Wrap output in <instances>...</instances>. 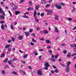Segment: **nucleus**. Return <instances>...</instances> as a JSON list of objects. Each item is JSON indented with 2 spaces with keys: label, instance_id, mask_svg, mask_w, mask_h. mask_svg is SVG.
Here are the masks:
<instances>
[{
  "label": "nucleus",
  "instance_id": "nucleus-30",
  "mask_svg": "<svg viewBox=\"0 0 76 76\" xmlns=\"http://www.w3.org/2000/svg\"><path fill=\"white\" fill-rule=\"evenodd\" d=\"M55 31L56 32H58V28H57L56 27L55 28Z\"/></svg>",
  "mask_w": 76,
  "mask_h": 76
},
{
  "label": "nucleus",
  "instance_id": "nucleus-9",
  "mask_svg": "<svg viewBox=\"0 0 76 76\" xmlns=\"http://www.w3.org/2000/svg\"><path fill=\"white\" fill-rule=\"evenodd\" d=\"M56 7L58 9H61V6H58L57 4L56 5Z\"/></svg>",
  "mask_w": 76,
  "mask_h": 76
},
{
  "label": "nucleus",
  "instance_id": "nucleus-57",
  "mask_svg": "<svg viewBox=\"0 0 76 76\" xmlns=\"http://www.w3.org/2000/svg\"><path fill=\"white\" fill-rule=\"evenodd\" d=\"M22 73H23V75H26V72H23V71H22Z\"/></svg>",
  "mask_w": 76,
  "mask_h": 76
},
{
  "label": "nucleus",
  "instance_id": "nucleus-42",
  "mask_svg": "<svg viewBox=\"0 0 76 76\" xmlns=\"http://www.w3.org/2000/svg\"><path fill=\"white\" fill-rule=\"evenodd\" d=\"M32 31H33V29H30L29 30V32L30 33H31V32H32Z\"/></svg>",
  "mask_w": 76,
  "mask_h": 76
},
{
  "label": "nucleus",
  "instance_id": "nucleus-18",
  "mask_svg": "<svg viewBox=\"0 0 76 76\" xmlns=\"http://www.w3.org/2000/svg\"><path fill=\"white\" fill-rule=\"evenodd\" d=\"M33 9H34V8L31 7H29L27 8V10L28 11L33 10Z\"/></svg>",
  "mask_w": 76,
  "mask_h": 76
},
{
  "label": "nucleus",
  "instance_id": "nucleus-33",
  "mask_svg": "<svg viewBox=\"0 0 76 76\" xmlns=\"http://www.w3.org/2000/svg\"><path fill=\"white\" fill-rule=\"evenodd\" d=\"M23 18H28V17L26 15H24L22 16Z\"/></svg>",
  "mask_w": 76,
  "mask_h": 76
},
{
  "label": "nucleus",
  "instance_id": "nucleus-52",
  "mask_svg": "<svg viewBox=\"0 0 76 76\" xmlns=\"http://www.w3.org/2000/svg\"><path fill=\"white\" fill-rule=\"evenodd\" d=\"M48 52L49 53H50L51 54L53 52L51 50H49L48 51Z\"/></svg>",
  "mask_w": 76,
  "mask_h": 76
},
{
  "label": "nucleus",
  "instance_id": "nucleus-11",
  "mask_svg": "<svg viewBox=\"0 0 76 76\" xmlns=\"http://www.w3.org/2000/svg\"><path fill=\"white\" fill-rule=\"evenodd\" d=\"M24 34H25V35H26V37H28V36H29V32H25Z\"/></svg>",
  "mask_w": 76,
  "mask_h": 76
},
{
  "label": "nucleus",
  "instance_id": "nucleus-45",
  "mask_svg": "<svg viewBox=\"0 0 76 76\" xmlns=\"http://www.w3.org/2000/svg\"><path fill=\"white\" fill-rule=\"evenodd\" d=\"M8 51L10 52L11 51V48H9L8 49Z\"/></svg>",
  "mask_w": 76,
  "mask_h": 76
},
{
  "label": "nucleus",
  "instance_id": "nucleus-12",
  "mask_svg": "<svg viewBox=\"0 0 76 76\" xmlns=\"http://www.w3.org/2000/svg\"><path fill=\"white\" fill-rule=\"evenodd\" d=\"M11 46H10V45L8 44V45H7L5 46V48H10V47Z\"/></svg>",
  "mask_w": 76,
  "mask_h": 76
},
{
  "label": "nucleus",
  "instance_id": "nucleus-34",
  "mask_svg": "<svg viewBox=\"0 0 76 76\" xmlns=\"http://www.w3.org/2000/svg\"><path fill=\"white\" fill-rule=\"evenodd\" d=\"M58 57V54L56 55L55 56V58H57Z\"/></svg>",
  "mask_w": 76,
  "mask_h": 76
},
{
  "label": "nucleus",
  "instance_id": "nucleus-55",
  "mask_svg": "<svg viewBox=\"0 0 76 76\" xmlns=\"http://www.w3.org/2000/svg\"><path fill=\"white\" fill-rule=\"evenodd\" d=\"M24 1H25V0H21L20 1V3H22Z\"/></svg>",
  "mask_w": 76,
  "mask_h": 76
},
{
  "label": "nucleus",
  "instance_id": "nucleus-19",
  "mask_svg": "<svg viewBox=\"0 0 76 76\" xmlns=\"http://www.w3.org/2000/svg\"><path fill=\"white\" fill-rule=\"evenodd\" d=\"M37 15V10H35L34 12V17L36 16Z\"/></svg>",
  "mask_w": 76,
  "mask_h": 76
},
{
  "label": "nucleus",
  "instance_id": "nucleus-37",
  "mask_svg": "<svg viewBox=\"0 0 76 76\" xmlns=\"http://www.w3.org/2000/svg\"><path fill=\"white\" fill-rule=\"evenodd\" d=\"M28 67L30 69V70H31L32 69V67L31 66H28Z\"/></svg>",
  "mask_w": 76,
  "mask_h": 76
},
{
  "label": "nucleus",
  "instance_id": "nucleus-61",
  "mask_svg": "<svg viewBox=\"0 0 76 76\" xmlns=\"http://www.w3.org/2000/svg\"><path fill=\"white\" fill-rule=\"evenodd\" d=\"M61 66H66V65H64L63 64H61Z\"/></svg>",
  "mask_w": 76,
  "mask_h": 76
},
{
  "label": "nucleus",
  "instance_id": "nucleus-59",
  "mask_svg": "<svg viewBox=\"0 0 76 76\" xmlns=\"http://www.w3.org/2000/svg\"><path fill=\"white\" fill-rule=\"evenodd\" d=\"M76 56V53H73V55H72V56Z\"/></svg>",
  "mask_w": 76,
  "mask_h": 76
},
{
  "label": "nucleus",
  "instance_id": "nucleus-23",
  "mask_svg": "<svg viewBox=\"0 0 76 76\" xmlns=\"http://www.w3.org/2000/svg\"><path fill=\"white\" fill-rule=\"evenodd\" d=\"M45 42L47 44H48L49 43H50V41L48 39H47L46 40Z\"/></svg>",
  "mask_w": 76,
  "mask_h": 76
},
{
  "label": "nucleus",
  "instance_id": "nucleus-26",
  "mask_svg": "<svg viewBox=\"0 0 76 76\" xmlns=\"http://www.w3.org/2000/svg\"><path fill=\"white\" fill-rule=\"evenodd\" d=\"M63 53H64V54H65L67 53V50H64L63 51Z\"/></svg>",
  "mask_w": 76,
  "mask_h": 76
},
{
  "label": "nucleus",
  "instance_id": "nucleus-27",
  "mask_svg": "<svg viewBox=\"0 0 76 76\" xmlns=\"http://www.w3.org/2000/svg\"><path fill=\"white\" fill-rule=\"evenodd\" d=\"M54 72L56 73H58V70H57V69H56L55 70H54Z\"/></svg>",
  "mask_w": 76,
  "mask_h": 76
},
{
  "label": "nucleus",
  "instance_id": "nucleus-46",
  "mask_svg": "<svg viewBox=\"0 0 76 76\" xmlns=\"http://www.w3.org/2000/svg\"><path fill=\"white\" fill-rule=\"evenodd\" d=\"M48 68L47 66L45 67L44 69V70H48Z\"/></svg>",
  "mask_w": 76,
  "mask_h": 76
},
{
  "label": "nucleus",
  "instance_id": "nucleus-10",
  "mask_svg": "<svg viewBox=\"0 0 76 76\" xmlns=\"http://www.w3.org/2000/svg\"><path fill=\"white\" fill-rule=\"evenodd\" d=\"M70 47H72V48H73V47H75V48H76V44H72L70 45Z\"/></svg>",
  "mask_w": 76,
  "mask_h": 76
},
{
  "label": "nucleus",
  "instance_id": "nucleus-31",
  "mask_svg": "<svg viewBox=\"0 0 76 76\" xmlns=\"http://www.w3.org/2000/svg\"><path fill=\"white\" fill-rule=\"evenodd\" d=\"M7 63H8L9 64H12V61H8Z\"/></svg>",
  "mask_w": 76,
  "mask_h": 76
},
{
  "label": "nucleus",
  "instance_id": "nucleus-62",
  "mask_svg": "<svg viewBox=\"0 0 76 76\" xmlns=\"http://www.w3.org/2000/svg\"><path fill=\"white\" fill-rule=\"evenodd\" d=\"M53 67L54 69H57V67L54 65L53 66Z\"/></svg>",
  "mask_w": 76,
  "mask_h": 76
},
{
  "label": "nucleus",
  "instance_id": "nucleus-2",
  "mask_svg": "<svg viewBox=\"0 0 76 76\" xmlns=\"http://www.w3.org/2000/svg\"><path fill=\"white\" fill-rule=\"evenodd\" d=\"M53 10H48L47 12V14L48 15H51V13H53Z\"/></svg>",
  "mask_w": 76,
  "mask_h": 76
},
{
  "label": "nucleus",
  "instance_id": "nucleus-60",
  "mask_svg": "<svg viewBox=\"0 0 76 76\" xmlns=\"http://www.w3.org/2000/svg\"><path fill=\"white\" fill-rule=\"evenodd\" d=\"M62 60V59L61 58H60L58 59V61H61Z\"/></svg>",
  "mask_w": 76,
  "mask_h": 76
},
{
  "label": "nucleus",
  "instance_id": "nucleus-44",
  "mask_svg": "<svg viewBox=\"0 0 76 76\" xmlns=\"http://www.w3.org/2000/svg\"><path fill=\"white\" fill-rule=\"evenodd\" d=\"M61 4L62 6H64V4H65L64 3H61Z\"/></svg>",
  "mask_w": 76,
  "mask_h": 76
},
{
  "label": "nucleus",
  "instance_id": "nucleus-48",
  "mask_svg": "<svg viewBox=\"0 0 76 76\" xmlns=\"http://www.w3.org/2000/svg\"><path fill=\"white\" fill-rule=\"evenodd\" d=\"M41 57H42V56H39V60H40L41 58Z\"/></svg>",
  "mask_w": 76,
  "mask_h": 76
},
{
  "label": "nucleus",
  "instance_id": "nucleus-5",
  "mask_svg": "<svg viewBox=\"0 0 76 76\" xmlns=\"http://www.w3.org/2000/svg\"><path fill=\"white\" fill-rule=\"evenodd\" d=\"M43 32L45 35H46V34H47L49 33L48 31L47 30H44L43 31Z\"/></svg>",
  "mask_w": 76,
  "mask_h": 76
},
{
  "label": "nucleus",
  "instance_id": "nucleus-32",
  "mask_svg": "<svg viewBox=\"0 0 76 76\" xmlns=\"http://www.w3.org/2000/svg\"><path fill=\"white\" fill-rule=\"evenodd\" d=\"M66 44H65L64 43H63L61 45V46H66Z\"/></svg>",
  "mask_w": 76,
  "mask_h": 76
},
{
  "label": "nucleus",
  "instance_id": "nucleus-51",
  "mask_svg": "<svg viewBox=\"0 0 76 76\" xmlns=\"http://www.w3.org/2000/svg\"><path fill=\"white\" fill-rule=\"evenodd\" d=\"M67 20H72V18H68Z\"/></svg>",
  "mask_w": 76,
  "mask_h": 76
},
{
  "label": "nucleus",
  "instance_id": "nucleus-29",
  "mask_svg": "<svg viewBox=\"0 0 76 76\" xmlns=\"http://www.w3.org/2000/svg\"><path fill=\"white\" fill-rule=\"evenodd\" d=\"M32 42H35V43L37 42L36 40H35L34 39H32Z\"/></svg>",
  "mask_w": 76,
  "mask_h": 76
},
{
  "label": "nucleus",
  "instance_id": "nucleus-24",
  "mask_svg": "<svg viewBox=\"0 0 76 76\" xmlns=\"http://www.w3.org/2000/svg\"><path fill=\"white\" fill-rule=\"evenodd\" d=\"M8 59L7 58H6L5 60L4 61V63H7V61H8Z\"/></svg>",
  "mask_w": 76,
  "mask_h": 76
},
{
  "label": "nucleus",
  "instance_id": "nucleus-13",
  "mask_svg": "<svg viewBox=\"0 0 76 76\" xmlns=\"http://www.w3.org/2000/svg\"><path fill=\"white\" fill-rule=\"evenodd\" d=\"M67 66L69 67V66H70V64H71V62L70 61H68L67 63Z\"/></svg>",
  "mask_w": 76,
  "mask_h": 76
},
{
  "label": "nucleus",
  "instance_id": "nucleus-40",
  "mask_svg": "<svg viewBox=\"0 0 76 76\" xmlns=\"http://www.w3.org/2000/svg\"><path fill=\"white\" fill-rule=\"evenodd\" d=\"M12 40L10 39L8 41V43H10V42H12Z\"/></svg>",
  "mask_w": 76,
  "mask_h": 76
},
{
  "label": "nucleus",
  "instance_id": "nucleus-17",
  "mask_svg": "<svg viewBox=\"0 0 76 76\" xmlns=\"http://www.w3.org/2000/svg\"><path fill=\"white\" fill-rule=\"evenodd\" d=\"M5 56V53H4L1 55V57H4Z\"/></svg>",
  "mask_w": 76,
  "mask_h": 76
},
{
  "label": "nucleus",
  "instance_id": "nucleus-16",
  "mask_svg": "<svg viewBox=\"0 0 76 76\" xmlns=\"http://www.w3.org/2000/svg\"><path fill=\"white\" fill-rule=\"evenodd\" d=\"M12 74H14V75H18V73L16 72L15 71H14L12 72Z\"/></svg>",
  "mask_w": 76,
  "mask_h": 76
},
{
  "label": "nucleus",
  "instance_id": "nucleus-20",
  "mask_svg": "<svg viewBox=\"0 0 76 76\" xmlns=\"http://www.w3.org/2000/svg\"><path fill=\"white\" fill-rule=\"evenodd\" d=\"M1 29H3L4 28V24H2L1 26Z\"/></svg>",
  "mask_w": 76,
  "mask_h": 76
},
{
  "label": "nucleus",
  "instance_id": "nucleus-6",
  "mask_svg": "<svg viewBox=\"0 0 76 76\" xmlns=\"http://www.w3.org/2000/svg\"><path fill=\"white\" fill-rule=\"evenodd\" d=\"M44 65L45 67H49L50 66V65H49L48 62L45 63Z\"/></svg>",
  "mask_w": 76,
  "mask_h": 76
},
{
  "label": "nucleus",
  "instance_id": "nucleus-21",
  "mask_svg": "<svg viewBox=\"0 0 76 76\" xmlns=\"http://www.w3.org/2000/svg\"><path fill=\"white\" fill-rule=\"evenodd\" d=\"M70 54H71L70 53H68L67 55V57L68 58L70 57L71 56V55Z\"/></svg>",
  "mask_w": 76,
  "mask_h": 76
},
{
  "label": "nucleus",
  "instance_id": "nucleus-63",
  "mask_svg": "<svg viewBox=\"0 0 76 76\" xmlns=\"http://www.w3.org/2000/svg\"><path fill=\"white\" fill-rule=\"evenodd\" d=\"M73 49L74 50V51H76V48H73Z\"/></svg>",
  "mask_w": 76,
  "mask_h": 76
},
{
  "label": "nucleus",
  "instance_id": "nucleus-50",
  "mask_svg": "<svg viewBox=\"0 0 76 76\" xmlns=\"http://www.w3.org/2000/svg\"><path fill=\"white\" fill-rule=\"evenodd\" d=\"M43 33V31L42 30H40V34H42Z\"/></svg>",
  "mask_w": 76,
  "mask_h": 76
},
{
  "label": "nucleus",
  "instance_id": "nucleus-8",
  "mask_svg": "<svg viewBox=\"0 0 76 76\" xmlns=\"http://www.w3.org/2000/svg\"><path fill=\"white\" fill-rule=\"evenodd\" d=\"M40 7L39 5H37L35 7V9L36 10H38L39 9V8Z\"/></svg>",
  "mask_w": 76,
  "mask_h": 76
},
{
  "label": "nucleus",
  "instance_id": "nucleus-53",
  "mask_svg": "<svg viewBox=\"0 0 76 76\" xmlns=\"http://www.w3.org/2000/svg\"><path fill=\"white\" fill-rule=\"evenodd\" d=\"M13 60H14V61H16V60H17V58H14L13 59Z\"/></svg>",
  "mask_w": 76,
  "mask_h": 76
},
{
  "label": "nucleus",
  "instance_id": "nucleus-56",
  "mask_svg": "<svg viewBox=\"0 0 76 76\" xmlns=\"http://www.w3.org/2000/svg\"><path fill=\"white\" fill-rule=\"evenodd\" d=\"M8 12H9V13H10V15L11 16V17H12V14L11 13V12H10V11H9Z\"/></svg>",
  "mask_w": 76,
  "mask_h": 76
},
{
  "label": "nucleus",
  "instance_id": "nucleus-49",
  "mask_svg": "<svg viewBox=\"0 0 76 76\" xmlns=\"http://www.w3.org/2000/svg\"><path fill=\"white\" fill-rule=\"evenodd\" d=\"M4 23V22L3 21H1L0 22V23L1 24H3V23Z\"/></svg>",
  "mask_w": 76,
  "mask_h": 76
},
{
  "label": "nucleus",
  "instance_id": "nucleus-3",
  "mask_svg": "<svg viewBox=\"0 0 76 76\" xmlns=\"http://www.w3.org/2000/svg\"><path fill=\"white\" fill-rule=\"evenodd\" d=\"M2 19V20H4V19H5L4 16L3 15V14H1L0 15V19Z\"/></svg>",
  "mask_w": 76,
  "mask_h": 76
},
{
  "label": "nucleus",
  "instance_id": "nucleus-7",
  "mask_svg": "<svg viewBox=\"0 0 76 76\" xmlns=\"http://www.w3.org/2000/svg\"><path fill=\"white\" fill-rule=\"evenodd\" d=\"M18 40H22L23 39V36H19L18 37Z\"/></svg>",
  "mask_w": 76,
  "mask_h": 76
},
{
  "label": "nucleus",
  "instance_id": "nucleus-22",
  "mask_svg": "<svg viewBox=\"0 0 76 76\" xmlns=\"http://www.w3.org/2000/svg\"><path fill=\"white\" fill-rule=\"evenodd\" d=\"M27 56H28L27 54H25L23 56V58H27Z\"/></svg>",
  "mask_w": 76,
  "mask_h": 76
},
{
  "label": "nucleus",
  "instance_id": "nucleus-1",
  "mask_svg": "<svg viewBox=\"0 0 76 76\" xmlns=\"http://www.w3.org/2000/svg\"><path fill=\"white\" fill-rule=\"evenodd\" d=\"M42 71L41 69H39L37 70V74L39 76H42Z\"/></svg>",
  "mask_w": 76,
  "mask_h": 76
},
{
  "label": "nucleus",
  "instance_id": "nucleus-64",
  "mask_svg": "<svg viewBox=\"0 0 76 76\" xmlns=\"http://www.w3.org/2000/svg\"><path fill=\"white\" fill-rule=\"evenodd\" d=\"M74 60H75L76 59V56H74L73 57Z\"/></svg>",
  "mask_w": 76,
  "mask_h": 76
},
{
  "label": "nucleus",
  "instance_id": "nucleus-15",
  "mask_svg": "<svg viewBox=\"0 0 76 76\" xmlns=\"http://www.w3.org/2000/svg\"><path fill=\"white\" fill-rule=\"evenodd\" d=\"M49 60H50L53 62H55V61H56V59H53V58H49Z\"/></svg>",
  "mask_w": 76,
  "mask_h": 76
},
{
  "label": "nucleus",
  "instance_id": "nucleus-38",
  "mask_svg": "<svg viewBox=\"0 0 76 76\" xmlns=\"http://www.w3.org/2000/svg\"><path fill=\"white\" fill-rule=\"evenodd\" d=\"M12 40V41L13 42V41H15V38H14V37H12L11 38Z\"/></svg>",
  "mask_w": 76,
  "mask_h": 76
},
{
  "label": "nucleus",
  "instance_id": "nucleus-35",
  "mask_svg": "<svg viewBox=\"0 0 76 76\" xmlns=\"http://www.w3.org/2000/svg\"><path fill=\"white\" fill-rule=\"evenodd\" d=\"M2 73L3 75H4L5 73V71L4 70H2Z\"/></svg>",
  "mask_w": 76,
  "mask_h": 76
},
{
  "label": "nucleus",
  "instance_id": "nucleus-14",
  "mask_svg": "<svg viewBox=\"0 0 76 76\" xmlns=\"http://www.w3.org/2000/svg\"><path fill=\"white\" fill-rule=\"evenodd\" d=\"M15 15H18V14H20V12L19 11H15Z\"/></svg>",
  "mask_w": 76,
  "mask_h": 76
},
{
  "label": "nucleus",
  "instance_id": "nucleus-47",
  "mask_svg": "<svg viewBox=\"0 0 76 76\" xmlns=\"http://www.w3.org/2000/svg\"><path fill=\"white\" fill-rule=\"evenodd\" d=\"M34 43H33L32 42H31L30 43V45H34Z\"/></svg>",
  "mask_w": 76,
  "mask_h": 76
},
{
  "label": "nucleus",
  "instance_id": "nucleus-4",
  "mask_svg": "<svg viewBox=\"0 0 76 76\" xmlns=\"http://www.w3.org/2000/svg\"><path fill=\"white\" fill-rule=\"evenodd\" d=\"M69 66H66V73H69L70 70V69H69Z\"/></svg>",
  "mask_w": 76,
  "mask_h": 76
},
{
  "label": "nucleus",
  "instance_id": "nucleus-43",
  "mask_svg": "<svg viewBox=\"0 0 76 76\" xmlns=\"http://www.w3.org/2000/svg\"><path fill=\"white\" fill-rule=\"evenodd\" d=\"M40 15L41 16H44V13H42L40 14Z\"/></svg>",
  "mask_w": 76,
  "mask_h": 76
},
{
  "label": "nucleus",
  "instance_id": "nucleus-25",
  "mask_svg": "<svg viewBox=\"0 0 76 76\" xmlns=\"http://www.w3.org/2000/svg\"><path fill=\"white\" fill-rule=\"evenodd\" d=\"M29 4L30 6H32V1H29Z\"/></svg>",
  "mask_w": 76,
  "mask_h": 76
},
{
  "label": "nucleus",
  "instance_id": "nucleus-36",
  "mask_svg": "<svg viewBox=\"0 0 76 76\" xmlns=\"http://www.w3.org/2000/svg\"><path fill=\"white\" fill-rule=\"evenodd\" d=\"M15 7L13 8H12V10H16V7H17L16 6H15Z\"/></svg>",
  "mask_w": 76,
  "mask_h": 76
},
{
  "label": "nucleus",
  "instance_id": "nucleus-54",
  "mask_svg": "<svg viewBox=\"0 0 76 76\" xmlns=\"http://www.w3.org/2000/svg\"><path fill=\"white\" fill-rule=\"evenodd\" d=\"M47 48H48V49H50L51 48V46H49L47 47Z\"/></svg>",
  "mask_w": 76,
  "mask_h": 76
},
{
  "label": "nucleus",
  "instance_id": "nucleus-41",
  "mask_svg": "<svg viewBox=\"0 0 76 76\" xmlns=\"http://www.w3.org/2000/svg\"><path fill=\"white\" fill-rule=\"evenodd\" d=\"M50 5L49 4H47L45 6L46 7H50Z\"/></svg>",
  "mask_w": 76,
  "mask_h": 76
},
{
  "label": "nucleus",
  "instance_id": "nucleus-58",
  "mask_svg": "<svg viewBox=\"0 0 76 76\" xmlns=\"http://www.w3.org/2000/svg\"><path fill=\"white\" fill-rule=\"evenodd\" d=\"M2 12V9L1 8H0V13H1Z\"/></svg>",
  "mask_w": 76,
  "mask_h": 76
},
{
  "label": "nucleus",
  "instance_id": "nucleus-28",
  "mask_svg": "<svg viewBox=\"0 0 76 76\" xmlns=\"http://www.w3.org/2000/svg\"><path fill=\"white\" fill-rule=\"evenodd\" d=\"M10 28L12 30H13V24H11L10 25Z\"/></svg>",
  "mask_w": 76,
  "mask_h": 76
},
{
  "label": "nucleus",
  "instance_id": "nucleus-39",
  "mask_svg": "<svg viewBox=\"0 0 76 76\" xmlns=\"http://www.w3.org/2000/svg\"><path fill=\"white\" fill-rule=\"evenodd\" d=\"M37 31H39L41 29V28H40V27H38L37 28Z\"/></svg>",
  "mask_w": 76,
  "mask_h": 76
}]
</instances>
